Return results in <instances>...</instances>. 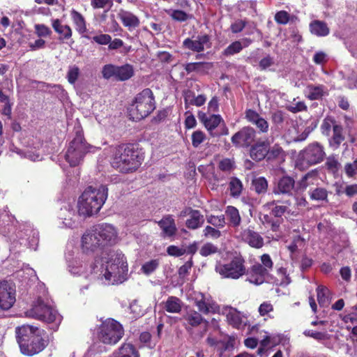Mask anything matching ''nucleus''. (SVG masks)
I'll return each mask as SVG.
<instances>
[{
	"mask_svg": "<svg viewBox=\"0 0 357 357\" xmlns=\"http://www.w3.org/2000/svg\"><path fill=\"white\" fill-rule=\"evenodd\" d=\"M269 273L260 264H255L251 268L250 275L248 278V281L257 285L261 284L264 282L265 277Z\"/></svg>",
	"mask_w": 357,
	"mask_h": 357,
	"instance_id": "20",
	"label": "nucleus"
},
{
	"mask_svg": "<svg viewBox=\"0 0 357 357\" xmlns=\"http://www.w3.org/2000/svg\"><path fill=\"white\" fill-rule=\"evenodd\" d=\"M344 172L349 178L354 177L357 174V158L352 162L345 164Z\"/></svg>",
	"mask_w": 357,
	"mask_h": 357,
	"instance_id": "46",
	"label": "nucleus"
},
{
	"mask_svg": "<svg viewBox=\"0 0 357 357\" xmlns=\"http://www.w3.org/2000/svg\"><path fill=\"white\" fill-rule=\"evenodd\" d=\"M314 33L319 36H325L329 33V29L326 23L321 21H314Z\"/></svg>",
	"mask_w": 357,
	"mask_h": 357,
	"instance_id": "40",
	"label": "nucleus"
},
{
	"mask_svg": "<svg viewBox=\"0 0 357 357\" xmlns=\"http://www.w3.org/2000/svg\"><path fill=\"white\" fill-rule=\"evenodd\" d=\"M239 236L243 242L252 248L259 249L264 246V238L258 232L250 228L243 229Z\"/></svg>",
	"mask_w": 357,
	"mask_h": 357,
	"instance_id": "18",
	"label": "nucleus"
},
{
	"mask_svg": "<svg viewBox=\"0 0 357 357\" xmlns=\"http://www.w3.org/2000/svg\"><path fill=\"white\" fill-rule=\"evenodd\" d=\"M102 246L94 227L86 231L81 238V248L84 252H93Z\"/></svg>",
	"mask_w": 357,
	"mask_h": 357,
	"instance_id": "15",
	"label": "nucleus"
},
{
	"mask_svg": "<svg viewBox=\"0 0 357 357\" xmlns=\"http://www.w3.org/2000/svg\"><path fill=\"white\" fill-rule=\"evenodd\" d=\"M328 61V56L324 52H318L314 55V62L317 64H324Z\"/></svg>",
	"mask_w": 357,
	"mask_h": 357,
	"instance_id": "63",
	"label": "nucleus"
},
{
	"mask_svg": "<svg viewBox=\"0 0 357 357\" xmlns=\"http://www.w3.org/2000/svg\"><path fill=\"white\" fill-rule=\"evenodd\" d=\"M183 98L185 108H188L189 105H195V99H196V96L192 91H185L183 94Z\"/></svg>",
	"mask_w": 357,
	"mask_h": 357,
	"instance_id": "58",
	"label": "nucleus"
},
{
	"mask_svg": "<svg viewBox=\"0 0 357 357\" xmlns=\"http://www.w3.org/2000/svg\"><path fill=\"white\" fill-rule=\"evenodd\" d=\"M117 355V357H139L138 351L130 343L122 344Z\"/></svg>",
	"mask_w": 357,
	"mask_h": 357,
	"instance_id": "35",
	"label": "nucleus"
},
{
	"mask_svg": "<svg viewBox=\"0 0 357 357\" xmlns=\"http://www.w3.org/2000/svg\"><path fill=\"white\" fill-rule=\"evenodd\" d=\"M185 320V327L187 331H190L195 327H197L202 324L204 323L206 325V321L202 316L195 310H190L186 312L183 316Z\"/></svg>",
	"mask_w": 357,
	"mask_h": 357,
	"instance_id": "21",
	"label": "nucleus"
},
{
	"mask_svg": "<svg viewBox=\"0 0 357 357\" xmlns=\"http://www.w3.org/2000/svg\"><path fill=\"white\" fill-rule=\"evenodd\" d=\"M261 265H262L264 268L268 270L269 272L273 269V262L268 254H264L261 256Z\"/></svg>",
	"mask_w": 357,
	"mask_h": 357,
	"instance_id": "57",
	"label": "nucleus"
},
{
	"mask_svg": "<svg viewBox=\"0 0 357 357\" xmlns=\"http://www.w3.org/2000/svg\"><path fill=\"white\" fill-rule=\"evenodd\" d=\"M195 303L199 311L203 314L215 313L219 310L218 305L210 296H206L202 293L196 294Z\"/></svg>",
	"mask_w": 357,
	"mask_h": 357,
	"instance_id": "16",
	"label": "nucleus"
},
{
	"mask_svg": "<svg viewBox=\"0 0 357 357\" xmlns=\"http://www.w3.org/2000/svg\"><path fill=\"white\" fill-rule=\"evenodd\" d=\"M231 194L233 196H238L242 190V183L240 180L233 178L229 183Z\"/></svg>",
	"mask_w": 357,
	"mask_h": 357,
	"instance_id": "49",
	"label": "nucleus"
},
{
	"mask_svg": "<svg viewBox=\"0 0 357 357\" xmlns=\"http://www.w3.org/2000/svg\"><path fill=\"white\" fill-rule=\"evenodd\" d=\"M134 75V68L130 64H124L117 66L116 80L126 81L130 79Z\"/></svg>",
	"mask_w": 357,
	"mask_h": 357,
	"instance_id": "32",
	"label": "nucleus"
},
{
	"mask_svg": "<svg viewBox=\"0 0 357 357\" xmlns=\"http://www.w3.org/2000/svg\"><path fill=\"white\" fill-rule=\"evenodd\" d=\"M183 44L185 48L197 52L211 47V38L206 34L198 36L195 39L186 38Z\"/></svg>",
	"mask_w": 357,
	"mask_h": 357,
	"instance_id": "17",
	"label": "nucleus"
},
{
	"mask_svg": "<svg viewBox=\"0 0 357 357\" xmlns=\"http://www.w3.org/2000/svg\"><path fill=\"white\" fill-rule=\"evenodd\" d=\"M256 132L250 127H244L231 137L232 143L239 147L249 146L255 139Z\"/></svg>",
	"mask_w": 357,
	"mask_h": 357,
	"instance_id": "14",
	"label": "nucleus"
},
{
	"mask_svg": "<svg viewBox=\"0 0 357 357\" xmlns=\"http://www.w3.org/2000/svg\"><path fill=\"white\" fill-rule=\"evenodd\" d=\"M91 6L93 8H103L107 6H111L112 5V0H91Z\"/></svg>",
	"mask_w": 357,
	"mask_h": 357,
	"instance_id": "62",
	"label": "nucleus"
},
{
	"mask_svg": "<svg viewBox=\"0 0 357 357\" xmlns=\"http://www.w3.org/2000/svg\"><path fill=\"white\" fill-rule=\"evenodd\" d=\"M273 64V59L271 56L263 58L259 61V67L261 70H266Z\"/></svg>",
	"mask_w": 357,
	"mask_h": 357,
	"instance_id": "64",
	"label": "nucleus"
},
{
	"mask_svg": "<svg viewBox=\"0 0 357 357\" xmlns=\"http://www.w3.org/2000/svg\"><path fill=\"white\" fill-rule=\"evenodd\" d=\"M167 252L168 255L174 257H180L186 252L185 248L178 247L176 245H170L167 248Z\"/></svg>",
	"mask_w": 357,
	"mask_h": 357,
	"instance_id": "55",
	"label": "nucleus"
},
{
	"mask_svg": "<svg viewBox=\"0 0 357 357\" xmlns=\"http://www.w3.org/2000/svg\"><path fill=\"white\" fill-rule=\"evenodd\" d=\"M52 27L54 31L60 34L63 38L68 39L72 36V30L68 25L61 24L59 20H54L52 21Z\"/></svg>",
	"mask_w": 357,
	"mask_h": 357,
	"instance_id": "34",
	"label": "nucleus"
},
{
	"mask_svg": "<svg viewBox=\"0 0 357 357\" xmlns=\"http://www.w3.org/2000/svg\"><path fill=\"white\" fill-rule=\"evenodd\" d=\"M159 266V261L158 259H152L146 263H144L142 266V271L146 275H150L153 271L156 270V268Z\"/></svg>",
	"mask_w": 357,
	"mask_h": 357,
	"instance_id": "41",
	"label": "nucleus"
},
{
	"mask_svg": "<svg viewBox=\"0 0 357 357\" xmlns=\"http://www.w3.org/2000/svg\"><path fill=\"white\" fill-rule=\"evenodd\" d=\"M34 27L36 33L39 37L49 36L52 33L50 29L44 24H36Z\"/></svg>",
	"mask_w": 357,
	"mask_h": 357,
	"instance_id": "53",
	"label": "nucleus"
},
{
	"mask_svg": "<svg viewBox=\"0 0 357 357\" xmlns=\"http://www.w3.org/2000/svg\"><path fill=\"white\" fill-rule=\"evenodd\" d=\"M207 222L215 227L220 228L224 227L226 224L223 215L219 216L210 215L207 218Z\"/></svg>",
	"mask_w": 357,
	"mask_h": 357,
	"instance_id": "45",
	"label": "nucleus"
},
{
	"mask_svg": "<svg viewBox=\"0 0 357 357\" xmlns=\"http://www.w3.org/2000/svg\"><path fill=\"white\" fill-rule=\"evenodd\" d=\"M160 228L162 229V235L164 237H172L176 233L177 228L175 221L171 215H167L162 218L158 222Z\"/></svg>",
	"mask_w": 357,
	"mask_h": 357,
	"instance_id": "22",
	"label": "nucleus"
},
{
	"mask_svg": "<svg viewBox=\"0 0 357 357\" xmlns=\"http://www.w3.org/2000/svg\"><path fill=\"white\" fill-rule=\"evenodd\" d=\"M70 17L75 26V29L77 31H78L79 33H84L86 32L87 29L86 21L81 13L76 11L75 10H72L70 11Z\"/></svg>",
	"mask_w": 357,
	"mask_h": 357,
	"instance_id": "31",
	"label": "nucleus"
},
{
	"mask_svg": "<svg viewBox=\"0 0 357 357\" xmlns=\"http://www.w3.org/2000/svg\"><path fill=\"white\" fill-rule=\"evenodd\" d=\"M118 17L122 22L123 24L130 30L135 29L139 25V18L129 11L121 10L118 13Z\"/></svg>",
	"mask_w": 357,
	"mask_h": 357,
	"instance_id": "25",
	"label": "nucleus"
},
{
	"mask_svg": "<svg viewBox=\"0 0 357 357\" xmlns=\"http://www.w3.org/2000/svg\"><path fill=\"white\" fill-rule=\"evenodd\" d=\"M96 149V147L86 142L81 132H77L68 147L66 160L70 166H77L83 160L86 153L95 152Z\"/></svg>",
	"mask_w": 357,
	"mask_h": 357,
	"instance_id": "6",
	"label": "nucleus"
},
{
	"mask_svg": "<svg viewBox=\"0 0 357 357\" xmlns=\"http://www.w3.org/2000/svg\"><path fill=\"white\" fill-rule=\"evenodd\" d=\"M93 40L99 45H109L112 37L108 34H100L93 37Z\"/></svg>",
	"mask_w": 357,
	"mask_h": 357,
	"instance_id": "59",
	"label": "nucleus"
},
{
	"mask_svg": "<svg viewBox=\"0 0 357 357\" xmlns=\"http://www.w3.org/2000/svg\"><path fill=\"white\" fill-rule=\"evenodd\" d=\"M190 218L186 220L185 225L190 229H196L204 223V216L197 210H191Z\"/></svg>",
	"mask_w": 357,
	"mask_h": 357,
	"instance_id": "29",
	"label": "nucleus"
},
{
	"mask_svg": "<svg viewBox=\"0 0 357 357\" xmlns=\"http://www.w3.org/2000/svg\"><path fill=\"white\" fill-rule=\"evenodd\" d=\"M329 289L324 285H318L317 288V301L321 306L327 307L331 301Z\"/></svg>",
	"mask_w": 357,
	"mask_h": 357,
	"instance_id": "33",
	"label": "nucleus"
},
{
	"mask_svg": "<svg viewBox=\"0 0 357 357\" xmlns=\"http://www.w3.org/2000/svg\"><path fill=\"white\" fill-rule=\"evenodd\" d=\"M343 127L341 125H334L333 135L330 140V145L334 149H337L342 142L345 139L343 135Z\"/></svg>",
	"mask_w": 357,
	"mask_h": 357,
	"instance_id": "30",
	"label": "nucleus"
},
{
	"mask_svg": "<svg viewBox=\"0 0 357 357\" xmlns=\"http://www.w3.org/2000/svg\"><path fill=\"white\" fill-rule=\"evenodd\" d=\"M192 266V261L185 262L178 269V275L181 278H185L189 273V271L191 269Z\"/></svg>",
	"mask_w": 357,
	"mask_h": 357,
	"instance_id": "60",
	"label": "nucleus"
},
{
	"mask_svg": "<svg viewBox=\"0 0 357 357\" xmlns=\"http://www.w3.org/2000/svg\"><path fill=\"white\" fill-rule=\"evenodd\" d=\"M225 214L233 227H236L239 226L241 218L236 208L231 206H227L225 211Z\"/></svg>",
	"mask_w": 357,
	"mask_h": 357,
	"instance_id": "36",
	"label": "nucleus"
},
{
	"mask_svg": "<svg viewBox=\"0 0 357 357\" xmlns=\"http://www.w3.org/2000/svg\"><path fill=\"white\" fill-rule=\"evenodd\" d=\"M26 315L47 323H53L56 326L61 321V316L58 312L40 298L34 302L32 307L26 311Z\"/></svg>",
	"mask_w": 357,
	"mask_h": 357,
	"instance_id": "7",
	"label": "nucleus"
},
{
	"mask_svg": "<svg viewBox=\"0 0 357 357\" xmlns=\"http://www.w3.org/2000/svg\"><path fill=\"white\" fill-rule=\"evenodd\" d=\"M16 301L15 287L7 281L0 282V308L4 310L10 309Z\"/></svg>",
	"mask_w": 357,
	"mask_h": 357,
	"instance_id": "11",
	"label": "nucleus"
},
{
	"mask_svg": "<svg viewBox=\"0 0 357 357\" xmlns=\"http://www.w3.org/2000/svg\"><path fill=\"white\" fill-rule=\"evenodd\" d=\"M218 252V248L213 244L207 243L204 244L200 249V255L204 257H207L210 255L214 254Z\"/></svg>",
	"mask_w": 357,
	"mask_h": 357,
	"instance_id": "50",
	"label": "nucleus"
},
{
	"mask_svg": "<svg viewBox=\"0 0 357 357\" xmlns=\"http://www.w3.org/2000/svg\"><path fill=\"white\" fill-rule=\"evenodd\" d=\"M334 125H337L336 123V121L331 118H326L324 120L321 126V129L322 131V133L326 135H329L330 131L331 128H333Z\"/></svg>",
	"mask_w": 357,
	"mask_h": 357,
	"instance_id": "48",
	"label": "nucleus"
},
{
	"mask_svg": "<svg viewBox=\"0 0 357 357\" xmlns=\"http://www.w3.org/2000/svg\"><path fill=\"white\" fill-rule=\"evenodd\" d=\"M275 21L279 24H287L289 20V15L286 11H280L275 14Z\"/></svg>",
	"mask_w": 357,
	"mask_h": 357,
	"instance_id": "61",
	"label": "nucleus"
},
{
	"mask_svg": "<svg viewBox=\"0 0 357 357\" xmlns=\"http://www.w3.org/2000/svg\"><path fill=\"white\" fill-rule=\"evenodd\" d=\"M162 308L169 313H179L182 310L183 302L176 296H169L162 303Z\"/></svg>",
	"mask_w": 357,
	"mask_h": 357,
	"instance_id": "26",
	"label": "nucleus"
},
{
	"mask_svg": "<svg viewBox=\"0 0 357 357\" xmlns=\"http://www.w3.org/2000/svg\"><path fill=\"white\" fill-rule=\"evenodd\" d=\"M223 314L225 315L227 323L235 328L243 329L248 324V316L232 307H225Z\"/></svg>",
	"mask_w": 357,
	"mask_h": 357,
	"instance_id": "12",
	"label": "nucleus"
},
{
	"mask_svg": "<svg viewBox=\"0 0 357 357\" xmlns=\"http://www.w3.org/2000/svg\"><path fill=\"white\" fill-rule=\"evenodd\" d=\"M97 264H99V260H96V258L94 261L89 264L85 259H77L69 264L68 270L73 275L82 276L86 279L95 281L97 280V278H96V272H97L98 268Z\"/></svg>",
	"mask_w": 357,
	"mask_h": 357,
	"instance_id": "9",
	"label": "nucleus"
},
{
	"mask_svg": "<svg viewBox=\"0 0 357 357\" xmlns=\"http://www.w3.org/2000/svg\"><path fill=\"white\" fill-rule=\"evenodd\" d=\"M325 155L323 146L319 143H314V164L322 161Z\"/></svg>",
	"mask_w": 357,
	"mask_h": 357,
	"instance_id": "44",
	"label": "nucleus"
},
{
	"mask_svg": "<svg viewBox=\"0 0 357 357\" xmlns=\"http://www.w3.org/2000/svg\"><path fill=\"white\" fill-rule=\"evenodd\" d=\"M94 229L102 246L116 242L117 231L113 225L103 223L94 227Z\"/></svg>",
	"mask_w": 357,
	"mask_h": 357,
	"instance_id": "13",
	"label": "nucleus"
},
{
	"mask_svg": "<svg viewBox=\"0 0 357 357\" xmlns=\"http://www.w3.org/2000/svg\"><path fill=\"white\" fill-rule=\"evenodd\" d=\"M252 185L257 193H264L268 188V182L265 178L259 177L252 181Z\"/></svg>",
	"mask_w": 357,
	"mask_h": 357,
	"instance_id": "39",
	"label": "nucleus"
},
{
	"mask_svg": "<svg viewBox=\"0 0 357 357\" xmlns=\"http://www.w3.org/2000/svg\"><path fill=\"white\" fill-rule=\"evenodd\" d=\"M269 146L268 140L257 142L250 149V157L257 161L263 160L268 154Z\"/></svg>",
	"mask_w": 357,
	"mask_h": 357,
	"instance_id": "23",
	"label": "nucleus"
},
{
	"mask_svg": "<svg viewBox=\"0 0 357 357\" xmlns=\"http://www.w3.org/2000/svg\"><path fill=\"white\" fill-rule=\"evenodd\" d=\"M326 165L328 170L332 172H336L338 170L340 164L334 156H330L327 158Z\"/></svg>",
	"mask_w": 357,
	"mask_h": 357,
	"instance_id": "54",
	"label": "nucleus"
},
{
	"mask_svg": "<svg viewBox=\"0 0 357 357\" xmlns=\"http://www.w3.org/2000/svg\"><path fill=\"white\" fill-rule=\"evenodd\" d=\"M152 91L145 89L137 93L129 108V115L134 121H139L149 115L155 108Z\"/></svg>",
	"mask_w": 357,
	"mask_h": 357,
	"instance_id": "5",
	"label": "nucleus"
},
{
	"mask_svg": "<svg viewBox=\"0 0 357 357\" xmlns=\"http://www.w3.org/2000/svg\"><path fill=\"white\" fill-rule=\"evenodd\" d=\"M117 66L113 64H106L102 67V75L105 79H109L114 78L116 80Z\"/></svg>",
	"mask_w": 357,
	"mask_h": 357,
	"instance_id": "38",
	"label": "nucleus"
},
{
	"mask_svg": "<svg viewBox=\"0 0 357 357\" xmlns=\"http://www.w3.org/2000/svg\"><path fill=\"white\" fill-rule=\"evenodd\" d=\"M243 49V45L240 41H235L230 44L223 52L225 56H230L240 52Z\"/></svg>",
	"mask_w": 357,
	"mask_h": 357,
	"instance_id": "43",
	"label": "nucleus"
},
{
	"mask_svg": "<svg viewBox=\"0 0 357 357\" xmlns=\"http://www.w3.org/2000/svg\"><path fill=\"white\" fill-rule=\"evenodd\" d=\"M206 136L202 131H195L192 135V144L194 147H198L205 139Z\"/></svg>",
	"mask_w": 357,
	"mask_h": 357,
	"instance_id": "51",
	"label": "nucleus"
},
{
	"mask_svg": "<svg viewBox=\"0 0 357 357\" xmlns=\"http://www.w3.org/2000/svg\"><path fill=\"white\" fill-rule=\"evenodd\" d=\"M166 13L176 21L184 22L188 19V15L186 13L180 10H167Z\"/></svg>",
	"mask_w": 357,
	"mask_h": 357,
	"instance_id": "42",
	"label": "nucleus"
},
{
	"mask_svg": "<svg viewBox=\"0 0 357 357\" xmlns=\"http://www.w3.org/2000/svg\"><path fill=\"white\" fill-rule=\"evenodd\" d=\"M107 197V189L104 185L98 188H87L79 197L77 204L80 215L91 216L101 209Z\"/></svg>",
	"mask_w": 357,
	"mask_h": 357,
	"instance_id": "4",
	"label": "nucleus"
},
{
	"mask_svg": "<svg viewBox=\"0 0 357 357\" xmlns=\"http://www.w3.org/2000/svg\"><path fill=\"white\" fill-rule=\"evenodd\" d=\"M124 333L122 326L112 319H107L100 324L98 331V340L106 344H115Z\"/></svg>",
	"mask_w": 357,
	"mask_h": 357,
	"instance_id": "8",
	"label": "nucleus"
},
{
	"mask_svg": "<svg viewBox=\"0 0 357 357\" xmlns=\"http://www.w3.org/2000/svg\"><path fill=\"white\" fill-rule=\"evenodd\" d=\"M112 155V166L121 173L135 172L144 160L142 155L132 144H121L111 147Z\"/></svg>",
	"mask_w": 357,
	"mask_h": 357,
	"instance_id": "2",
	"label": "nucleus"
},
{
	"mask_svg": "<svg viewBox=\"0 0 357 357\" xmlns=\"http://www.w3.org/2000/svg\"><path fill=\"white\" fill-rule=\"evenodd\" d=\"M213 68V63L211 62H195L189 63L185 65V70L188 73L197 72L201 74L207 73Z\"/></svg>",
	"mask_w": 357,
	"mask_h": 357,
	"instance_id": "27",
	"label": "nucleus"
},
{
	"mask_svg": "<svg viewBox=\"0 0 357 357\" xmlns=\"http://www.w3.org/2000/svg\"><path fill=\"white\" fill-rule=\"evenodd\" d=\"M197 116L209 132H212L222 121V118L219 114L207 115L206 113L200 111L198 112Z\"/></svg>",
	"mask_w": 357,
	"mask_h": 357,
	"instance_id": "19",
	"label": "nucleus"
},
{
	"mask_svg": "<svg viewBox=\"0 0 357 357\" xmlns=\"http://www.w3.org/2000/svg\"><path fill=\"white\" fill-rule=\"evenodd\" d=\"M99 260L96 278L102 284L121 283L128 268L126 258L122 252H111L107 256L96 258Z\"/></svg>",
	"mask_w": 357,
	"mask_h": 357,
	"instance_id": "1",
	"label": "nucleus"
},
{
	"mask_svg": "<svg viewBox=\"0 0 357 357\" xmlns=\"http://www.w3.org/2000/svg\"><path fill=\"white\" fill-rule=\"evenodd\" d=\"M294 180L289 176H284L280 179L277 188L274 190L275 194H289L294 187Z\"/></svg>",
	"mask_w": 357,
	"mask_h": 357,
	"instance_id": "28",
	"label": "nucleus"
},
{
	"mask_svg": "<svg viewBox=\"0 0 357 357\" xmlns=\"http://www.w3.org/2000/svg\"><path fill=\"white\" fill-rule=\"evenodd\" d=\"M203 231H204V235L206 237H210V238H218L221 235V232L219 230H218L211 226H206Z\"/></svg>",
	"mask_w": 357,
	"mask_h": 357,
	"instance_id": "56",
	"label": "nucleus"
},
{
	"mask_svg": "<svg viewBox=\"0 0 357 357\" xmlns=\"http://www.w3.org/2000/svg\"><path fill=\"white\" fill-rule=\"evenodd\" d=\"M273 311V305L271 303L267 302V301L262 303L258 308V312L261 317H265V316L270 317L268 314L270 312H271Z\"/></svg>",
	"mask_w": 357,
	"mask_h": 357,
	"instance_id": "52",
	"label": "nucleus"
},
{
	"mask_svg": "<svg viewBox=\"0 0 357 357\" xmlns=\"http://www.w3.org/2000/svg\"><path fill=\"white\" fill-rule=\"evenodd\" d=\"M44 335L43 330L30 325L17 327L16 335L21 352L26 356H33L43 351L46 347Z\"/></svg>",
	"mask_w": 357,
	"mask_h": 357,
	"instance_id": "3",
	"label": "nucleus"
},
{
	"mask_svg": "<svg viewBox=\"0 0 357 357\" xmlns=\"http://www.w3.org/2000/svg\"><path fill=\"white\" fill-rule=\"evenodd\" d=\"M80 75V70L78 66L71 65L68 67L66 78L71 84H75Z\"/></svg>",
	"mask_w": 357,
	"mask_h": 357,
	"instance_id": "37",
	"label": "nucleus"
},
{
	"mask_svg": "<svg viewBox=\"0 0 357 357\" xmlns=\"http://www.w3.org/2000/svg\"><path fill=\"white\" fill-rule=\"evenodd\" d=\"M305 245V240L300 236H297L293 241V242L288 245V250L294 253L299 249H301Z\"/></svg>",
	"mask_w": 357,
	"mask_h": 357,
	"instance_id": "47",
	"label": "nucleus"
},
{
	"mask_svg": "<svg viewBox=\"0 0 357 357\" xmlns=\"http://www.w3.org/2000/svg\"><path fill=\"white\" fill-rule=\"evenodd\" d=\"M215 271L223 278L237 280L245 273L246 268L244 260L242 258L236 257L228 263L217 264Z\"/></svg>",
	"mask_w": 357,
	"mask_h": 357,
	"instance_id": "10",
	"label": "nucleus"
},
{
	"mask_svg": "<svg viewBox=\"0 0 357 357\" xmlns=\"http://www.w3.org/2000/svg\"><path fill=\"white\" fill-rule=\"evenodd\" d=\"M247 120L255 125L261 132H267L268 130V123L266 120L259 116V114L254 110L248 109L245 113Z\"/></svg>",
	"mask_w": 357,
	"mask_h": 357,
	"instance_id": "24",
	"label": "nucleus"
}]
</instances>
